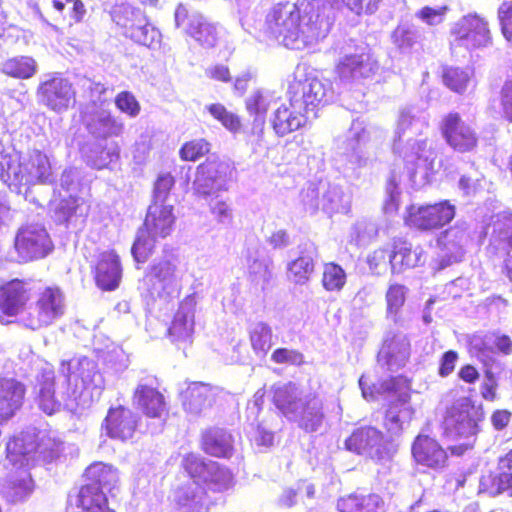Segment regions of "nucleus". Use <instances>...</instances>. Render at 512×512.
I'll list each match as a JSON object with an SVG mask.
<instances>
[{
  "label": "nucleus",
  "mask_w": 512,
  "mask_h": 512,
  "mask_svg": "<svg viewBox=\"0 0 512 512\" xmlns=\"http://www.w3.org/2000/svg\"><path fill=\"white\" fill-rule=\"evenodd\" d=\"M428 126V115L415 106L403 108L397 120L393 151L404 163L406 173L394 168L387 180V201L385 209L396 210L402 183L412 188H420L428 181L429 172L434 169L436 152L422 137L423 129Z\"/></svg>",
  "instance_id": "nucleus-1"
},
{
  "label": "nucleus",
  "mask_w": 512,
  "mask_h": 512,
  "mask_svg": "<svg viewBox=\"0 0 512 512\" xmlns=\"http://www.w3.org/2000/svg\"><path fill=\"white\" fill-rule=\"evenodd\" d=\"M103 387L104 379L97 370V364L87 357H79L61 362L57 382L52 365L40 363L34 392L39 408L52 415L62 408L70 411L76 409L81 404L85 389L102 390Z\"/></svg>",
  "instance_id": "nucleus-2"
},
{
  "label": "nucleus",
  "mask_w": 512,
  "mask_h": 512,
  "mask_svg": "<svg viewBox=\"0 0 512 512\" xmlns=\"http://www.w3.org/2000/svg\"><path fill=\"white\" fill-rule=\"evenodd\" d=\"M332 20L333 7L327 1L277 4L266 17V33L287 48L303 49L325 39Z\"/></svg>",
  "instance_id": "nucleus-3"
},
{
  "label": "nucleus",
  "mask_w": 512,
  "mask_h": 512,
  "mask_svg": "<svg viewBox=\"0 0 512 512\" xmlns=\"http://www.w3.org/2000/svg\"><path fill=\"white\" fill-rule=\"evenodd\" d=\"M61 446V442L50 438H41V442L36 443L34 434L28 432L14 437L7 443L6 461L16 467V471L0 481V494L12 503L25 500L33 490L26 467L38 460L52 461L59 456Z\"/></svg>",
  "instance_id": "nucleus-4"
},
{
  "label": "nucleus",
  "mask_w": 512,
  "mask_h": 512,
  "mask_svg": "<svg viewBox=\"0 0 512 512\" xmlns=\"http://www.w3.org/2000/svg\"><path fill=\"white\" fill-rule=\"evenodd\" d=\"M53 179L48 156L34 150L22 156L12 148L0 151V180L12 191L21 193L22 187L48 183Z\"/></svg>",
  "instance_id": "nucleus-5"
},
{
  "label": "nucleus",
  "mask_w": 512,
  "mask_h": 512,
  "mask_svg": "<svg viewBox=\"0 0 512 512\" xmlns=\"http://www.w3.org/2000/svg\"><path fill=\"white\" fill-rule=\"evenodd\" d=\"M273 402L290 421L307 432L317 431L323 423L322 401L312 393H304L295 383L273 386Z\"/></svg>",
  "instance_id": "nucleus-6"
},
{
  "label": "nucleus",
  "mask_w": 512,
  "mask_h": 512,
  "mask_svg": "<svg viewBox=\"0 0 512 512\" xmlns=\"http://www.w3.org/2000/svg\"><path fill=\"white\" fill-rule=\"evenodd\" d=\"M180 261L174 254L155 258L147 267L139 282V290L152 299L169 300L179 294L181 288Z\"/></svg>",
  "instance_id": "nucleus-7"
},
{
  "label": "nucleus",
  "mask_w": 512,
  "mask_h": 512,
  "mask_svg": "<svg viewBox=\"0 0 512 512\" xmlns=\"http://www.w3.org/2000/svg\"><path fill=\"white\" fill-rule=\"evenodd\" d=\"M175 216L173 206L154 201L148 208L144 229H140L131 253L138 263H143L151 254L157 238L167 237L173 230Z\"/></svg>",
  "instance_id": "nucleus-8"
},
{
  "label": "nucleus",
  "mask_w": 512,
  "mask_h": 512,
  "mask_svg": "<svg viewBox=\"0 0 512 512\" xmlns=\"http://www.w3.org/2000/svg\"><path fill=\"white\" fill-rule=\"evenodd\" d=\"M84 87L90 90V102L82 111V120L89 133L101 139L119 137L123 133L124 123L103 107L105 86L86 80Z\"/></svg>",
  "instance_id": "nucleus-9"
},
{
  "label": "nucleus",
  "mask_w": 512,
  "mask_h": 512,
  "mask_svg": "<svg viewBox=\"0 0 512 512\" xmlns=\"http://www.w3.org/2000/svg\"><path fill=\"white\" fill-rule=\"evenodd\" d=\"M66 310L65 296L56 286L45 287L37 294L34 305L20 316V325L37 331L52 325Z\"/></svg>",
  "instance_id": "nucleus-10"
},
{
  "label": "nucleus",
  "mask_w": 512,
  "mask_h": 512,
  "mask_svg": "<svg viewBox=\"0 0 512 512\" xmlns=\"http://www.w3.org/2000/svg\"><path fill=\"white\" fill-rule=\"evenodd\" d=\"M288 95L292 96L294 103L301 105L303 111L316 115L319 109L333 100L334 90L330 80L307 73L295 76L289 85Z\"/></svg>",
  "instance_id": "nucleus-11"
},
{
  "label": "nucleus",
  "mask_w": 512,
  "mask_h": 512,
  "mask_svg": "<svg viewBox=\"0 0 512 512\" xmlns=\"http://www.w3.org/2000/svg\"><path fill=\"white\" fill-rule=\"evenodd\" d=\"M482 413L468 398L456 400L446 411L443 426L445 434L453 440H470L479 431Z\"/></svg>",
  "instance_id": "nucleus-12"
},
{
  "label": "nucleus",
  "mask_w": 512,
  "mask_h": 512,
  "mask_svg": "<svg viewBox=\"0 0 512 512\" xmlns=\"http://www.w3.org/2000/svg\"><path fill=\"white\" fill-rule=\"evenodd\" d=\"M14 248L20 262H30L45 258L52 252L54 244L44 225L33 222L18 229Z\"/></svg>",
  "instance_id": "nucleus-13"
},
{
  "label": "nucleus",
  "mask_w": 512,
  "mask_h": 512,
  "mask_svg": "<svg viewBox=\"0 0 512 512\" xmlns=\"http://www.w3.org/2000/svg\"><path fill=\"white\" fill-rule=\"evenodd\" d=\"M182 466L191 478L202 481L214 492H223L233 487L232 473L215 461H204L196 454H188L183 458Z\"/></svg>",
  "instance_id": "nucleus-14"
},
{
  "label": "nucleus",
  "mask_w": 512,
  "mask_h": 512,
  "mask_svg": "<svg viewBox=\"0 0 512 512\" xmlns=\"http://www.w3.org/2000/svg\"><path fill=\"white\" fill-rule=\"evenodd\" d=\"M349 451L365 455L377 462L389 461L395 449L381 431L374 427H364L355 430L345 442Z\"/></svg>",
  "instance_id": "nucleus-15"
},
{
  "label": "nucleus",
  "mask_w": 512,
  "mask_h": 512,
  "mask_svg": "<svg viewBox=\"0 0 512 512\" xmlns=\"http://www.w3.org/2000/svg\"><path fill=\"white\" fill-rule=\"evenodd\" d=\"M452 47L476 49L486 47L491 43V33L488 22L476 13L461 17L451 28Z\"/></svg>",
  "instance_id": "nucleus-16"
},
{
  "label": "nucleus",
  "mask_w": 512,
  "mask_h": 512,
  "mask_svg": "<svg viewBox=\"0 0 512 512\" xmlns=\"http://www.w3.org/2000/svg\"><path fill=\"white\" fill-rule=\"evenodd\" d=\"M75 95L72 83L58 73L44 75L37 88L39 102L57 113L67 111L75 103Z\"/></svg>",
  "instance_id": "nucleus-17"
},
{
  "label": "nucleus",
  "mask_w": 512,
  "mask_h": 512,
  "mask_svg": "<svg viewBox=\"0 0 512 512\" xmlns=\"http://www.w3.org/2000/svg\"><path fill=\"white\" fill-rule=\"evenodd\" d=\"M81 188V172L77 168L65 169L59 181L57 195L51 201L58 221H67L77 209L82 199L78 197Z\"/></svg>",
  "instance_id": "nucleus-18"
},
{
  "label": "nucleus",
  "mask_w": 512,
  "mask_h": 512,
  "mask_svg": "<svg viewBox=\"0 0 512 512\" xmlns=\"http://www.w3.org/2000/svg\"><path fill=\"white\" fill-rule=\"evenodd\" d=\"M231 176L232 170L227 162L218 159H207L198 166L193 187L199 195L212 196L218 192L228 190Z\"/></svg>",
  "instance_id": "nucleus-19"
},
{
  "label": "nucleus",
  "mask_w": 512,
  "mask_h": 512,
  "mask_svg": "<svg viewBox=\"0 0 512 512\" xmlns=\"http://www.w3.org/2000/svg\"><path fill=\"white\" fill-rule=\"evenodd\" d=\"M374 132L375 127L364 120L356 119L352 122L344 136L337 138V149L348 158L352 165L357 167L365 166L368 157L363 148L370 141Z\"/></svg>",
  "instance_id": "nucleus-20"
},
{
  "label": "nucleus",
  "mask_w": 512,
  "mask_h": 512,
  "mask_svg": "<svg viewBox=\"0 0 512 512\" xmlns=\"http://www.w3.org/2000/svg\"><path fill=\"white\" fill-rule=\"evenodd\" d=\"M29 299V289L21 280L14 279L0 286V322H15L20 325V316L27 312L26 305Z\"/></svg>",
  "instance_id": "nucleus-21"
},
{
  "label": "nucleus",
  "mask_w": 512,
  "mask_h": 512,
  "mask_svg": "<svg viewBox=\"0 0 512 512\" xmlns=\"http://www.w3.org/2000/svg\"><path fill=\"white\" fill-rule=\"evenodd\" d=\"M455 216V207L449 201L408 209L406 223L420 230H432L448 224Z\"/></svg>",
  "instance_id": "nucleus-22"
},
{
  "label": "nucleus",
  "mask_w": 512,
  "mask_h": 512,
  "mask_svg": "<svg viewBox=\"0 0 512 512\" xmlns=\"http://www.w3.org/2000/svg\"><path fill=\"white\" fill-rule=\"evenodd\" d=\"M307 120L308 113L303 111L299 103H294L291 95H288L287 101L279 103L270 117L271 126L279 137L301 129Z\"/></svg>",
  "instance_id": "nucleus-23"
},
{
  "label": "nucleus",
  "mask_w": 512,
  "mask_h": 512,
  "mask_svg": "<svg viewBox=\"0 0 512 512\" xmlns=\"http://www.w3.org/2000/svg\"><path fill=\"white\" fill-rule=\"evenodd\" d=\"M185 19L188 20L185 31L189 36L205 48L215 46L218 40V30L213 23L197 13L188 16L186 8L179 5L175 11L176 25L182 26Z\"/></svg>",
  "instance_id": "nucleus-24"
},
{
  "label": "nucleus",
  "mask_w": 512,
  "mask_h": 512,
  "mask_svg": "<svg viewBox=\"0 0 512 512\" xmlns=\"http://www.w3.org/2000/svg\"><path fill=\"white\" fill-rule=\"evenodd\" d=\"M442 131L447 143L458 152H469L477 145L475 130L457 113H450L445 117Z\"/></svg>",
  "instance_id": "nucleus-25"
},
{
  "label": "nucleus",
  "mask_w": 512,
  "mask_h": 512,
  "mask_svg": "<svg viewBox=\"0 0 512 512\" xmlns=\"http://www.w3.org/2000/svg\"><path fill=\"white\" fill-rule=\"evenodd\" d=\"M172 501L181 512H208L209 501L197 479L191 478L172 493Z\"/></svg>",
  "instance_id": "nucleus-26"
},
{
  "label": "nucleus",
  "mask_w": 512,
  "mask_h": 512,
  "mask_svg": "<svg viewBox=\"0 0 512 512\" xmlns=\"http://www.w3.org/2000/svg\"><path fill=\"white\" fill-rule=\"evenodd\" d=\"M412 456L418 465L440 470L446 466L448 454L437 440L419 434L412 444Z\"/></svg>",
  "instance_id": "nucleus-27"
},
{
  "label": "nucleus",
  "mask_w": 512,
  "mask_h": 512,
  "mask_svg": "<svg viewBox=\"0 0 512 512\" xmlns=\"http://www.w3.org/2000/svg\"><path fill=\"white\" fill-rule=\"evenodd\" d=\"M377 61L369 53L347 55L337 64L336 71L341 80L358 81L373 76L378 71Z\"/></svg>",
  "instance_id": "nucleus-28"
},
{
  "label": "nucleus",
  "mask_w": 512,
  "mask_h": 512,
  "mask_svg": "<svg viewBox=\"0 0 512 512\" xmlns=\"http://www.w3.org/2000/svg\"><path fill=\"white\" fill-rule=\"evenodd\" d=\"M136 426V415L123 406L111 408L102 425L110 438L121 441L130 439L136 430Z\"/></svg>",
  "instance_id": "nucleus-29"
},
{
  "label": "nucleus",
  "mask_w": 512,
  "mask_h": 512,
  "mask_svg": "<svg viewBox=\"0 0 512 512\" xmlns=\"http://www.w3.org/2000/svg\"><path fill=\"white\" fill-rule=\"evenodd\" d=\"M197 305L195 293L186 296L180 303L172 324L169 328V335L174 341H189L194 332V317Z\"/></svg>",
  "instance_id": "nucleus-30"
},
{
  "label": "nucleus",
  "mask_w": 512,
  "mask_h": 512,
  "mask_svg": "<svg viewBox=\"0 0 512 512\" xmlns=\"http://www.w3.org/2000/svg\"><path fill=\"white\" fill-rule=\"evenodd\" d=\"M122 278V267L118 255L113 251H105L99 255L95 267V280L103 290H115Z\"/></svg>",
  "instance_id": "nucleus-31"
},
{
  "label": "nucleus",
  "mask_w": 512,
  "mask_h": 512,
  "mask_svg": "<svg viewBox=\"0 0 512 512\" xmlns=\"http://www.w3.org/2000/svg\"><path fill=\"white\" fill-rule=\"evenodd\" d=\"M425 261L424 251L420 246H415L403 239L393 242V250L389 255V263L393 273H399L406 269L417 267Z\"/></svg>",
  "instance_id": "nucleus-32"
},
{
  "label": "nucleus",
  "mask_w": 512,
  "mask_h": 512,
  "mask_svg": "<svg viewBox=\"0 0 512 512\" xmlns=\"http://www.w3.org/2000/svg\"><path fill=\"white\" fill-rule=\"evenodd\" d=\"M410 356V342L402 333L387 338L379 352V360L384 361L389 370L403 367Z\"/></svg>",
  "instance_id": "nucleus-33"
},
{
  "label": "nucleus",
  "mask_w": 512,
  "mask_h": 512,
  "mask_svg": "<svg viewBox=\"0 0 512 512\" xmlns=\"http://www.w3.org/2000/svg\"><path fill=\"white\" fill-rule=\"evenodd\" d=\"M24 385L13 378H0V422L11 418L21 407Z\"/></svg>",
  "instance_id": "nucleus-34"
},
{
  "label": "nucleus",
  "mask_w": 512,
  "mask_h": 512,
  "mask_svg": "<svg viewBox=\"0 0 512 512\" xmlns=\"http://www.w3.org/2000/svg\"><path fill=\"white\" fill-rule=\"evenodd\" d=\"M133 401L148 417L160 418L165 411L163 395L146 382L137 385Z\"/></svg>",
  "instance_id": "nucleus-35"
},
{
  "label": "nucleus",
  "mask_w": 512,
  "mask_h": 512,
  "mask_svg": "<svg viewBox=\"0 0 512 512\" xmlns=\"http://www.w3.org/2000/svg\"><path fill=\"white\" fill-rule=\"evenodd\" d=\"M317 250L309 246L301 251L300 255L287 265V277L296 285L307 284L315 271Z\"/></svg>",
  "instance_id": "nucleus-36"
},
{
  "label": "nucleus",
  "mask_w": 512,
  "mask_h": 512,
  "mask_svg": "<svg viewBox=\"0 0 512 512\" xmlns=\"http://www.w3.org/2000/svg\"><path fill=\"white\" fill-rule=\"evenodd\" d=\"M351 195L336 184L321 183V210L328 216L350 211Z\"/></svg>",
  "instance_id": "nucleus-37"
},
{
  "label": "nucleus",
  "mask_w": 512,
  "mask_h": 512,
  "mask_svg": "<svg viewBox=\"0 0 512 512\" xmlns=\"http://www.w3.org/2000/svg\"><path fill=\"white\" fill-rule=\"evenodd\" d=\"M339 512H385V502L378 494H350L337 501Z\"/></svg>",
  "instance_id": "nucleus-38"
},
{
  "label": "nucleus",
  "mask_w": 512,
  "mask_h": 512,
  "mask_svg": "<svg viewBox=\"0 0 512 512\" xmlns=\"http://www.w3.org/2000/svg\"><path fill=\"white\" fill-rule=\"evenodd\" d=\"M413 416L414 409L407 397H400L389 404L384 424L391 433L397 434L410 423Z\"/></svg>",
  "instance_id": "nucleus-39"
},
{
  "label": "nucleus",
  "mask_w": 512,
  "mask_h": 512,
  "mask_svg": "<svg viewBox=\"0 0 512 512\" xmlns=\"http://www.w3.org/2000/svg\"><path fill=\"white\" fill-rule=\"evenodd\" d=\"M247 262L251 281L264 289L272 277V260L259 248H255L248 249Z\"/></svg>",
  "instance_id": "nucleus-40"
},
{
  "label": "nucleus",
  "mask_w": 512,
  "mask_h": 512,
  "mask_svg": "<svg viewBox=\"0 0 512 512\" xmlns=\"http://www.w3.org/2000/svg\"><path fill=\"white\" fill-rule=\"evenodd\" d=\"M213 392L204 383H192L184 394L183 406L188 413L198 415L209 408L213 402Z\"/></svg>",
  "instance_id": "nucleus-41"
},
{
  "label": "nucleus",
  "mask_w": 512,
  "mask_h": 512,
  "mask_svg": "<svg viewBox=\"0 0 512 512\" xmlns=\"http://www.w3.org/2000/svg\"><path fill=\"white\" fill-rule=\"evenodd\" d=\"M490 245L498 251L512 249V213L496 215L492 222Z\"/></svg>",
  "instance_id": "nucleus-42"
},
{
  "label": "nucleus",
  "mask_w": 512,
  "mask_h": 512,
  "mask_svg": "<svg viewBox=\"0 0 512 512\" xmlns=\"http://www.w3.org/2000/svg\"><path fill=\"white\" fill-rule=\"evenodd\" d=\"M126 37L150 49L159 47L161 43L160 31L148 21L145 14H138L135 26L126 32Z\"/></svg>",
  "instance_id": "nucleus-43"
},
{
  "label": "nucleus",
  "mask_w": 512,
  "mask_h": 512,
  "mask_svg": "<svg viewBox=\"0 0 512 512\" xmlns=\"http://www.w3.org/2000/svg\"><path fill=\"white\" fill-rule=\"evenodd\" d=\"M281 97L275 91L259 89L252 92L245 101L248 113L259 119H264L267 111L276 108Z\"/></svg>",
  "instance_id": "nucleus-44"
},
{
  "label": "nucleus",
  "mask_w": 512,
  "mask_h": 512,
  "mask_svg": "<svg viewBox=\"0 0 512 512\" xmlns=\"http://www.w3.org/2000/svg\"><path fill=\"white\" fill-rule=\"evenodd\" d=\"M204 450L216 457H229L233 450L232 435L220 428L208 430L203 436Z\"/></svg>",
  "instance_id": "nucleus-45"
},
{
  "label": "nucleus",
  "mask_w": 512,
  "mask_h": 512,
  "mask_svg": "<svg viewBox=\"0 0 512 512\" xmlns=\"http://www.w3.org/2000/svg\"><path fill=\"white\" fill-rule=\"evenodd\" d=\"M90 484H95L101 491L112 492L118 483L116 469L104 463H94L85 472Z\"/></svg>",
  "instance_id": "nucleus-46"
},
{
  "label": "nucleus",
  "mask_w": 512,
  "mask_h": 512,
  "mask_svg": "<svg viewBox=\"0 0 512 512\" xmlns=\"http://www.w3.org/2000/svg\"><path fill=\"white\" fill-rule=\"evenodd\" d=\"M468 241L467 233L459 228L446 230L439 238L438 245L445 252L448 261H457L463 252V247Z\"/></svg>",
  "instance_id": "nucleus-47"
},
{
  "label": "nucleus",
  "mask_w": 512,
  "mask_h": 512,
  "mask_svg": "<svg viewBox=\"0 0 512 512\" xmlns=\"http://www.w3.org/2000/svg\"><path fill=\"white\" fill-rule=\"evenodd\" d=\"M107 504L105 492L95 484H87L80 488L75 496V505L87 512H99Z\"/></svg>",
  "instance_id": "nucleus-48"
},
{
  "label": "nucleus",
  "mask_w": 512,
  "mask_h": 512,
  "mask_svg": "<svg viewBox=\"0 0 512 512\" xmlns=\"http://www.w3.org/2000/svg\"><path fill=\"white\" fill-rule=\"evenodd\" d=\"M251 348L259 357H264L273 345L271 327L264 322H255L248 329Z\"/></svg>",
  "instance_id": "nucleus-49"
},
{
  "label": "nucleus",
  "mask_w": 512,
  "mask_h": 512,
  "mask_svg": "<svg viewBox=\"0 0 512 512\" xmlns=\"http://www.w3.org/2000/svg\"><path fill=\"white\" fill-rule=\"evenodd\" d=\"M2 71L14 78L29 79L36 74L37 63L28 56L14 57L3 63Z\"/></svg>",
  "instance_id": "nucleus-50"
},
{
  "label": "nucleus",
  "mask_w": 512,
  "mask_h": 512,
  "mask_svg": "<svg viewBox=\"0 0 512 512\" xmlns=\"http://www.w3.org/2000/svg\"><path fill=\"white\" fill-rule=\"evenodd\" d=\"M83 153L87 164L96 169L107 168L119 157V149L115 143H111L104 148L96 146L89 151L83 150Z\"/></svg>",
  "instance_id": "nucleus-51"
},
{
  "label": "nucleus",
  "mask_w": 512,
  "mask_h": 512,
  "mask_svg": "<svg viewBox=\"0 0 512 512\" xmlns=\"http://www.w3.org/2000/svg\"><path fill=\"white\" fill-rule=\"evenodd\" d=\"M408 289L401 284L391 283L387 289L386 299V313L387 317L392 319L394 322L397 321L399 312L405 303Z\"/></svg>",
  "instance_id": "nucleus-52"
},
{
  "label": "nucleus",
  "mask_w": 512,
  "mask_h": 512,
  "mask_svg": "<svg viewBox=\"0 0 512 512\" xmlns=\"http://www.w3.org/2000/svg\"><path fill=\"white\" fill-rule=\"evenodd\" d=\"M346 284V273L344 269L334 263L324 264L322 273V286L328 292H339Z\"/></svg>",
  "instance_id": "nucleus-53"
},
{
  "label": "nucleus",
  "mask_w": 512,
  "mask_h": 512,
  "mask_svg": "<svg viewBox=\"0 0 512 512\" xmlns=\"http://www.w3.org/2000/svg\"><path fill=\"white\" fill-rule=\"evenodd\" d=\"M205 110L231 133H237L240 131L242 124L239 116L227 110L223 104H209L205 106Z\"/></svg>",
  "instance_id": "nucleus-54"
},
{
  "label": "nucleus",
  "mask_w": 512,
  "mask_h": 512,
  "mask_svg": "<svg viewBox=\"0 0 512 512\" xmlns=\"http://www.w3.org/2000/svg\"><path fill=\"white\" fill-rule=\"evenodd\" d=\"M138 14L144 13L129 5H120L113 9L111 16L113 22L123 29V34L126 36V32H130L135 26Z\"/></svg>",
  "instance_id": "nucleus-55"
},
{
  "label": "nucleus",
  "mask_w": 512,
  "mask_h": 512,
  "mask_svg": "<svg viewBox=\"0 0 512 512\" xmlns=\"http://www.w3.org/2000/svg\"><path fill=\"white\" fill-rule=\"evenodd\" d=\"M394 43L403 51H409L419 44L420 32L409 25H400L393 32Z\"/></svg>",
  "instance_id": "nucleus-56"
},
{
  "label": "nucleus",
  "mask_w": 512,
  "mask_h": 512,
  "mask_svg": "<svg viewBox=\"0 0 512 512\" xmlns=\"http://www.w3.org/2000/svg\"><path fill=\"white\" fill-rule=\"evenodd\" d=\"M300 204L305 213L316 214L321 209V183H310L300 192Z\"/></svg>",
  "instance_id": "nucleus-57"
},
{
  "label": "nucleus",
  "mask_w": 512,
  "mask_h": 512,
  "mask_svg": "<svg viewBox=\"0 0 512 512\" xmlns=\"http://www.w3.org/2000/svg\"><path fill=\"white\" fill-rule=\"evenodd\" d=\"M443 80L451 90L462 93L470 81V71L468 69L448 68L444 72Z\"/></svg>",
  "instance_id": "nucleus-58"
},
{
  "label": "nucleus",
  "mask_w": 512,
  "mask_h": 512,
  "mask_svg": "<svg viewBox=\"0 0 512 512\" xmlns=\"http://www.w3.org/2000/svg\"><path fill=\"white\" fill-rule=\"evenodd\" d=\"M104 362L108 368L119 373L128 368L130 359L128 354L121 347L112 346V348L105 352Z\"/></svg>",
  "instance_id": "nucleus-59"
},
{
  "label": "nucleus",
  "mask_w": 512,
  "mask_h": 512,
  "mask_svg": "<svg viewBox=\"0 0 512 512\" xmlns=\"http://www.w3.org/2000/svg\"><path fill=\"white\" fill-rule=\"evenodd\" d=\"M210 150V144L204 139L186 142L180 149L179 155L183 161H196Z\"/></svg>",
  "instance_id": "nucleus-60"
},
{
  "label": "nucleus",
  "mask_w": 512,
  "mask_h": 512,
  "mask_svg": "<svg viewBox=\"0 0 512 512\" xmlns=\"http://www.w3.org/2000/svg\"><path fill=\"white\" fill-rule=\"evenodd\" d=\"M116 107L130 117H136L140 112V105L134 95L130 92L123 91L115 98Z\"/></svg>",
  "instance_id": "nucleus-61"
},
{
  "label": "nucleus",
  "mask_w": 512,
  "mask_h": 512,
  "mask_svg": "<svg viewBox=\"0 0 512 512\" xmlns=\"http://www.w3.org/2000/svg\"><path fill=\"white\" fill-rule=\"evenodd\" d=\"M174 182V177L170 173L159 174L154 184V201L165 204L164 201L174 186Z\"/></svg>",
  "instance_id": "nucleus-62"
},
{
  "label": "nucleus",
  "mask_w": 512,
  "mask_h": 512,
  "mask_svg": "<svg viewBox=\"0 0 512 512\" xmlns=\"http://www.w3.org/2000/svg\"><path fill=\"white\" fill-rule=\"evenodd\" d=\"M503 36L512 42V0H505L498 9Z\"/></svg>",
  "instance_id": "nucleus-63"
},
{
  "label": "nucleus",
  "mask_w": 512,
  "mask_h": 512,
  "mask_svg": "<svg viewBox=\"0 0 512 512\" xmlns=\"http://www.w3.org/2000/svg\"><path fill=\"white\" fill-rule=\"evenodd\" d=\"M448 8L446 6L423 7L417 12V17L428 25H438L443 22Z\"/></svg>",
  "instance_id": "nucleus-64"
}]
</instances>
